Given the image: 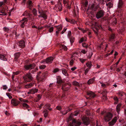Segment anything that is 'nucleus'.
Listing matches in <instances>:
<instances>
[{
    "mask_svg": "<svg viewBox=\"0 0 126 126\" xmlns=\"http://www.w3.org/2000/svg\"><path fill=\"white\" fill-rule=\"evenodd\" d=\"M19 73L18 72H14L13 73V75H17L19 74Z\"/></svg>",
    "mask_w": 126,
    "mask_h": 126,
    "instance_id": "63",
    "label": "nucleus"
},
{
    "mask_svg": "<svg viewBox=\"0 0 126 126\" xmlns=\"http://www.w3.org/2000/svg\"><path fill=\"white\" fill-rule=\"evenodd\" d=\"M22 105L24 109L28 108L29 107V106L26 103H23Z\"/></svg>",
    "mask_w": 126,
    "mask_h": 126,
    "instance_id": "30",
    "label": "nucleus"
},
{
    "mask_svg": "<svg viewBox=\"0 0 126 126\" xmlns=\"http://www.w3.org/2000/svg\"><path fill=\"white\" fill-rule=\"evenodd\" d=\"M75 58H72L70 62V64L71 65H72L73 64Z\"/></svg>",
    "mask_w": 126,
    "mask_h": 126,
    "instance_id": "33",
    "label": "nucleus"
},
{
    "mask_svg": "<svg viewBox=\"0 0 126 126\" xmlns=\"http://www.w3.org/2000/svg\"><path fill=\"white\" fill-rule=\"evenodd\" d=\"M72 84L73 85L78 86H79V83L76 81H74L72 82Z\"/></svg>",
    "mask_w": 126,
    "mask_h": 126,
    "instance_id": "28",
    "label": "nucleus"
},
{
    "mask_svg": "<svg viewBox=\"0 0 126 126\" xmlns=\"http://www.w3.org/2000/svg\"><path fill=\"white\" fill-rule=\"evenodd\" d=\"M71 35V32L70 31H69L68 33V37H70Z\"/></svg>",
    "mask_w": 126,
    "mask_h": 126,
    "instance_id": "60",
    "label": "nucleus"
},
{
    "mask_svg": "<svg viewBox=\"0 0 126 126\" xmlns=\"http://www.w3.org/2000/svg\"><path fill=\"white\" fill-rule=\"evenodd\" d=\"M58 8L60 11H61V10L62 9V6L61 4H60L59 5V6L58 7Z\"/></svg>",
    "mask_w": 126,
    "mask_h": 126,
    "instance_id": "49",
    "label": "nucleus"
},
{
    "mask_svg": "<svg viewBox=\"0 0 126 126\" xmlns=\"http://www.w3.org/2000/svg\"><path fill=\"white\" fill-rule=\"evenodd\" d=\"M62 73L65 76H68V74L67 73V71L65 69H62Z\"/></svg>",
    "mask_w": 126,
    "mask_h": 126,
    "instance_id": "18",
    "label": "nucleus"
},
{
    "mask_svg": "<svg viewBox=\"0 0 126 126\" xmlns=\"http://www.w3.org/2000/svg\"><path fill=\"white\" fill-rule=\"evenodd\" d=\"M123 2L121 0H119L118 5V8H122L123 6Z\"/></svg>",
    "mask_w": 126,
    "mask_h": 126,
    "instance_id": "15",
    "label": "nucleus"
},
{
    "mask_svg": "<svg viewBox=\"0 0 126 126\" xmlns=\"http://www.w3.org/2000/svg\"><path fill=\"white\" fill-rule=\"evenodd\" d=\"M35 66V64L34 63L31 64L29 65H25L24 66L25 68V70H27L31 69L34 68Z\"/></svg>",
    "mask_w": 126,
    "mask_h": 126,
    "instance_id": "5",
    "label": "nucleus"
},
{
    "mask_svg": "<svg viewBox=\"0 0 126 126\" xmlns=\"http://www.w3.org/2000/svg\"><path fill=\"white\" fill-rule=\"evenodd\" d=\"M79 60L82 63H84L86 60V59L82 58H80L79 59Z\"/></svg>",
    "mask_w": 126,
    "mask_h": 126,
    "instance_id": "45",
    "label": "nucleus"
},
{
    "mask_svg": "<svg viewBox=\"0 0 126 126\" xmlns=\"http://www.w3.org/2000/svg\"><path fill=\"white\" fill-rule=\"evenodd\" d=\"M86 65L87 67L90 68L92 65L91 63L90 62H88L86 63Z\"/></svg>",
    "mask_w": 126,
    "mask_h": 126,
    "instance_id": "37",
    "label": "nucleus"
},
{
    "mask_svg": "<svg viewBox=\"0 0 126 126\" xmlns=\"http://www.w3.org/2000/svg\"><path fill=\"white\" fill-rule=\"evenodd\" d=\"M82 120L84 123L86 125H88L89 123V119L87 117H83Z\"/></svg>",
    "mask_w": 126,
    "mask_h": 126,
    "instance_id": "9",
    "label": "nucleus"
},
{
    "mask_svg": "<svg viewBox=\"0 0 126 126\" xmlns=\"http://www.w3.org/2000/svg\"><path fill=\"white\" fill-rule=\"evenodd\" d=\"M95 78L90 79L88 81V83L89 84H92L93 83L95 80Z\"/></svg>",
    "mask_w": 126,
    "mask_h": 126,
    "instance_id": "19",
    "label": "nucleus"
},
{
    "mask_svg": "<svg viewBox=\"0 0 126 126\" xmlns=\"http://www.w3.org/2000/svg\"><path fill=\"white\" fill-rule=\"evenodd\" d=\"M82 46L84 47L87 48V46L86 44H82Z\"/></svg>",
    "mask_w": 126,
    "mask_h": 126,
    "instance_id": "61",
    "label": "nucleus"
},
{
    "mask_svg": "<svg viewBox=\"0 0 126 126\" xmlns=\"http://www.w3.org/2000/svg\"><path fill=\"white\" fill-rule=\"evenodd\" d=\"M46 67L45 65H41L39 66V68L41 69H45Z\"/></svg>",
    "mask_w": 126,
    "mask_h": 126,
    "instance_id": "38",
    "label": "nucleus"
},
{
    "mask_svg": "<svg viewBox=\"0 0 126 126\" xmlns=\"http://www.w3.org/2000/svg\"><path fill=\"white\" fill-rule=\"evenodd\" d=\"M114 99L115 101L114 103V104H117L118 102V99L116 97H115L114 98Z\"/></svg>",
    "mask_w": 126,
    "mask_h": 126,
    "instance_id": "34",
    "label": "nucleus"
},
{
    "mask_svg": "<svg viewBox=\"0 0 126 126\" xmlns=\"http://www.w3.org/2000/svg\"><path fill=\"white\" fill-rule=\"evenodd\" d=\"M28 5L30 7H32V1H29L28 3Z\"/></svg>",
    "mask_w": 126,
    "mask_h": 126,
    "instance_id": "42",
    "label": "nucleus"
},
{
    "mask_svg": "<svg viewBox=\"0 0 126 126\" xmlns=\"http://www.w3.org/2000/svg\"><path fill=\"white\" fill-rule=\"evenodd\" d=\"M28 21L27 18H23L21 21V23L20 26L22 28H23L25 25L27 23Z\"/></svg>",
    "mask_w": 126,
    "mask_h": 126,
    "instance_id": "7",
    "label": "nucleus"
},
{
    "mask_svg": "<svg viewBox=\"0 0 126 126\" xmlns=\"http://www.w3.org/2000/svg\"><path fill=\"white\" fill-rule=\"evenodd\" d=\"M106 5L109 8H111L113 6V4L111 2H109L108 3H106Z\"/></svg>",
    "mask_w": 126,
    "mask_h": 126,
    "instance_id": "31",
    "label": "nucleus"
},
{
    "mask_svg": "<svg viewBox=\"0 0 126 126\" xmlns=\"http://www.w3.org/2000/svg\"><path fill=\"white\" fill-rule=\"evenodd\" d=\"M115 37V35L114 34L111 35L110 37L109 40L110 41H112L113 40Z\"/></svg>",
    "mask_w": 126,
    "mask_h": 126,
    "instance_id": "27",
    "label": "nucleus"
},
{
    "mask_svg": "<svg viewBox=\"0 0 126 126\" xmlns=\"http://www.w3.org/2000/svg\"><path fill=\"white\" fill-rule=\"evenodd\" d=\"M72 123L75 126H79L81 124V123L80 121H76L75 120L73 121Z\"/></svg>",
    "mask_w": 126,
    "mask_h": 126,
    "instance_id": "12",
    "label": "nucleus"
},
{
    "mask_svg": "<svg viewBox=\"0 0 126 126\" xmlns=\"http://www.w3.org/2000/svg\"><path fill=\"white\" fill-rule=\"evenodd\" d=\"M62 48L64 50H67V47L65 46L64 45H62Z\"/></svg>",
    "mask_w": 126,
    "mask_h": 126,
    "instance_id": "47",
    "label": "nucleus"
},
{
    "mask_svg": "<svg viewBox=\"0 0 126 126\" xmlns=\"http://www.w3.org/2000/svg\"><path fill=\"white\" fill-rule=\"evenodd\" d=\"M56 108L59 110H60L61 109V108L60 106H57L56 107Z\"/></svg>",
    "mask_w": 126,
    "mask_h": 126,
    "instance_id": "59",
    "label": "nucleus"
},
{
    "mask_svg": "<svg viewBox=\"0 0 126 126\" xmlns=\"http://www.w3.org/2000/svg\"><path fill=\"white\" fill-rule=\"evenodd\" d=\"M71 110V109H68L67 110V111H66V112L65 113H63L62 111H61V112L63 114H66L67 113V112H68V111H70V110Z\"/></svg>",
    "mask_w": 126,
    "mask_h": 126,
    "instance_id": "53",
    "label": "nucleus"
},
{
    "mask_svg": "<svg viewBox=\"0 0 126 126\" xmlns=\"http://www.w3.org/2000/svg\"><path fill=\"white\" fill-rule=\"evenodd\" d=\"M6 95L10 99H11L12 97L11 95V94L9 93H6Z\"/></svg>",
    "mask_w": 126,
    "mask_h": 126,
    "instance_id": "43",
    "label": "nucleus"
},
{
    "mask_svg": "<svg viewBox=\"0 0 126 126\" xmlns=\"http://www.w3.org/2000/svg\"><path fill=\"white\" fill-rule=\"evenodd\" d=\"M86 37L81 38L79 41V43H81L84 41H86Z\"/></svg>",
    "mask_w": 126,
    "mask_h": 126,
    "instance_id": "32",
    "label": "nucleus"
},
{
    "mask_svg": "<svg viewBox=\"0 0 126 126\" xmlns=\"http://www.w3.org/2000/svg\"><path fill=\"white\" fill-rule=\"evenodd\" d=\"M77 53H73L72 54V55L71 56V57H72V58H74V57H77Z\"/></svg>",
    "mask_w": 126,
    "mask_h": 126,
    "instance_id": "44",
    "label": "nucleus"
},
{
    "mask_svg": "<svg viewBox=\"0 0 126 126\" xmlns=\"http://www.w3.org/2000/svg\"><path fill=\"white\" fill-rule=\"evenodd\" d=\"M117 121V117H115L112 121L109 123V124L110 126H112Z\"/></svg>",
    "mask_w": 126,
    "mask_h": 126,
    "instance_id": "13",
    "label": "nucleus"
},
{
    "mask_svg": "<svg viewBox=\"0 0 126 126\" xmlns=\"http://www.w3.org/2000/svg\"><path fill=\"white\" fill-rule=\"evenodd\" d=\"M6 10H4V9H3L2 11H0V15H6Z\"/></svg>",
    "mask_w": 126,
    "mask_h": 126,
    "instance_id": "17",
    "label": "nucleus"
},
{
    "mask_svg": "<svg viewBox=\"0 0 126 126\" xmlns=\"http://www.w3.org/2000/svg\"><path fill=\"white\" fill-rule=\"evenodd\" d=\"M59 71V69L58 68H57L53 70V72L54 73H56Z\"/></svg>",
    "mask_w": 126,
    "mask_h": 126,
    "instance_id": "52",
    "label": "nucleus"
},
{
    "mask_svg": "<svg viewBox=\"0 0 126 126\" xmlns=\"http://www.w3.org/2000/svg\"><path fill=\"white\" fill-rule=\"evenodd\" d=\"M38 11L39 13H40L43 10L41 9V7H40V6L39 5H38Z\"/></svg>",
    "mask_w": 126,
    "mask_h": 126,
    "instance_id": "35",
    "label": "nucleus"
},
{
    "mask_svg": "<svg viewBox=\"0 0 126 126\" xmlns=\"http://www.w3.org/2000/svg\"><path fill=\"white\" fill-rule=\"evenodd\" d=\"M70 86L69 85H66L65 86L64 85L63 86L62 88L63 90L64 91L67 90L70 88Z\"/></svg>",
    "mask_w": 126,
    "mask_h": 126,
    "instance_id": "16",
    "label": "nucleus"
},
{
    "mask_svg": "<svg viewBox=\"0 0 126 126\" xmlns=\"http://www.w3.org/2000/svg\"><path fill=\"white\" fill-rule=\"evenodd\" d=\"M19 102L15 99H13L11 100V103L12 105L14 106H17L19 103Z\"/></svg>",
    "mask_w": 126,
    "mask_h": 126,
    "instance_id": "8",
    "label": "nucleus"
},
{
    "mask_svg": "<svg viewBox=\"0 0 126 126\" xmlns=\"http://www.w3.org/2000/svg\"><path fill=\"white\" fill-rule=\"evenodd\" d=\"M74 41V38L73 37H71L70 38V41L71 43H73Z\"/></svg>",
    "mask_w": 126,
    "mask_h": 126,
    "instance_id": "41",
    "label": "nucleus"
},
{
    "mask_svg": "<svg viewBox=\"0 0 126 126\" xmlns=\"http://www.w3.org/2000/svg\"><path fill=\"white\" fill-rule=\"evenodd\" d=\"M121 58L119 59V60H118V61L116 63V65H117L118 64V63H119V62H120V61L121 60Z\"/></svg>",
    "mask_w": 126,
    "mask_h": 126,
    "instance_id": "64",
    "label": "nucleus"
},
{
    "mask_svg": "<svg viewBox=\"0 0 126 126\" xmlns=\"http://www.w3.org/2000/svg\"><path fill=\"white\" fill-rule=\"evenodd\" d=\"M99 2L101 4H104L105 3H104V0H99Z\"/></svg>",
    "mask_w": 126,
    "mask_h": 126,
    "instance_id": "51",
    "label": "nucleus"
},
{
    "mask_svg": "<svg viewBox=\"0 0 126 126\" xmlns=\"http://www.w3.org/2000/svg\"><path fill=\"white\" fill-rule=\"evenodd\" d=\"M18 44L20 46L21 48L24 47L25 46L24 42L23 40L20 41Z\"/></svg>",
    "mask_w": 126,
    "mask_h": 126,
    "instance_id": "14",
    "label": "nucleus"
},
{
    "mask_svg": "<svg viewBox=\"0 0 126 126\" xmlns=\"http://www.w3.org/2000/svg\"><path fill=\"white\" fill-rule=\"evenodd\" d=\"M57 82L58 83H61L62 82V80L60 76H58L57 77Z\"/></svg>",
    "mask_w": 126,
    "mask_h": 126,
    "instance_id": "20",
    "label": "nucleus"
},
{
    "mask_svg": "<svg viewBox=\"0 0 126 126\" xmlns=\"http://www.w3.org/2000/svg\"><path fill=\"white\" fill-rule=\"evenodd\" d=\"M62 29V26L61 25L58 26L57 27V30L60 31Z\"/></svg>",
    "mask_w": 126,
    "mask_h": 126,
    "instance_id": "40",
    "label": "nucleus"
},
{
    "mask_svg": "<svg viewBox=\"0 0 126 126\" xmlns=\"http://www.w3.org/2000/svg\"><path fill=\"white\" fill-rule=\"evenodd\" d=\"M53 27H50L49 29V32H51L53 31Z\"/></svg>",
    "mask_w": 126,
    "mask_h": 126,
    "instance_id": "46",
    "label": "nucleus"
},
{
    "mask_svg": "<svg viewBox=\"0 0 126 126\" xmlns=\"http://www.w3.org/2000/svg\"><path fill=\"white\" fill-rule=\"evenodd\" d=\"M23 78L25 81L29 82L31 81L32 79V77L30 74H27Z\"/></svg>",
    "mask_w": 126,
    "mask_h": 126,
    "instance_id": "3",
    "label": "nucleus"
},
{
    "mask_svg": "<svg viewBox=\"0 0 126 126\" xmlns=\"http://www.w3.org/2000/svg\"><path fill=\"white\" fill-rule=\"evenodd\" d=\"M38 91V89L36 88H33L30 90L29 92H27L28 94H34L35 93L37 92Z\"/></svg>",
    "mask_w": 126,
    "mask_h": 126,
    "instance_id": "10",
    "label": "nucleus"
},
{
    "mask_svg": "<svg viewBox=\"0 0 126 126\" xmlns=\"http://www.w3.org/2000/svg\"><path fill=\"white\" fill-rule=\"evenodd\" d=\"M89 71V69H86L85 70V75H86L87 74Z\"/></svg>",
    "mask_w": 126,
    "mask_h": 126,
    "instance_id": "56",
    "label": "nucleus"
},
{
    "mask_svg": "<svg viewBox=\"0 0 126 126\" xmlns=\"http://www.w3.org/2000/svg\"><path fill=\"white\" fill-rule=\"evenodd\" d=\"M112 117V115L110 112L107 113L104 117V119L106 122L110 120Z\"/></svg>",
    "mask_w": 126,
    "mask_h": 126,
    "instance_id": "2",
    "label": "nucleus"
},
{
    "mask_svg": "<svg viewBox=\"0 0 126 126\" xmlns=\"http://www.w3.org/2000/svg\"><path fill=\"white\" fill-rule=\"evenodd\" d=\"M121 106V104H119L116 107V110L117 111L118 113V114H119V111H120V107Z\"/></svg>",
    "mask_w": 126,
    "mask_h": 126,
    "instance_id": "24",
    "label": "nucleus"
},
{
    "mask_svg": "<svg viewBox=\"0 0 126 126\" xmlns=\"http://www.w3.org/2000/svg\"><path fill=\"white\" fill-rule=\"evenodd\" d=\"M2 88L3 90H6L8 88L6 85H3Z\"/></svg>",
    "mask_w": 126,
    "mask_h": 126,
    "instance_id": "50",
    "label": "nucleus"
},
{
    "mask_svg": "<svg viewBox=\"0 0 126 126\" xmlns=\"http://www.w3.org/2000/svg\"><path fill=\"white\" fill-rule=\"evenodd\" d=\"M19 99L20 101L22 103V104L23 103H28L29 102L27 100L23 99L21 98H19Z\"/></svg>",
    "mask_w": 126,
    "mask_h": 126,
    "instance_id": "22",
    "label": "nucleus"
},
{
    "mask_svg": "<svg viewBox=\"0 0 126 126\" xmlns=\"http://www.w3.org/2000/svg\"><path fill=\"white\" fill-rule=\"evenodd\" d=\"M39 13L40 14V15L38 16L39 17H41L45 19H47V16L43 10L41 13Z\"/></svg>",
    "mask_w": 126,
    "mask_h": 126,
    "instance_id": "11",
    "label": "nucleus"
},
{
    "mask_svg": "<svg viewBox=\"0 0 126 126\" xmlns=\"http://www.w3.org/2000/svg\"><path fill=\"white\" fill-rule=\"evenodd\" d=\"M99 83H100V84H101V86L102 87L104 88H105L107 86H108L109 85V84L108 83H107L106 84L102 83L100 81H99Z\"/></svg>",
    "mask_w": 126,
    "mask_h": 126,
    "instance_id": "21",
    "label": "nucleus"
},
{
    "mask_svg": "<svg viewBox=\"0 0 126 126\" xmlns=\"http://www.w3.org/2000/svg\"><path fill=\"white\" fill-rule=\"evenodd\" d=\"M48 111L47 110H45L43 111L44 116L45 117H47L48 115Z\"/></svg>",
    "mask_w": 126,
    "mask_h": 126,
    "instance_id": "29",
    "label": "nucleus"
},
{
    "mask_svg": "<svg viewBox=\"0 0 126 126\" xmlns=\"http://www.w3.org/2000/svg\"><path fill=\"white\" fill-rule=\"evenodd\" d=\"M3 30L5 31L6 32H7L9 31V29L7 28L4 27L3 28Z\"/></svg>",
    "mask_w": 126,
    "mask_h": 126,
    "instance_id": "57",
    "label": "nucleus"
},
{
    "mask_svg": "<svg viewBox=\"0 0 126 126\" xmlns=\"http://www.w3.org/2000/svg\"><path fill=\"white\" fill-rule=\"evenodd\" d=\"M0 59L4 61H6L7 60L5 56L4 55L2 54H0Z\"/></svg>",
    "mask_w": 126,
    "mask_h": 126,
    "instance_id": "23",
    "label": "nucleus"
},
{
    "mask_svg": "<svg viewBox=\"0 0 126 126\" xmlns=\"http://www.w3.org/2000/svg\"><path fill=\"white\" fill-rule=\"evenodd\" d=\"M34 85V83H31L29 84H27L26 86V88H30L32 86Z\"/></svg>",
    "mask_w": 126,
    "mask_h": 126,
    "instance_id": "26",
    "label": "nucleus"
},
{
    "mask_svg": "<svg viewBox=\"0 0 126 126\" xmlns=\"http://www.w3.org/2000/svg\"><path fill=\"white\" fill-rule=\"evenodd\" d=\"M24 16H30V15L29 13L27 11H25L23 14Z\"/></svg>",
    "mask_w": 126,
    "mask_h": 126,
    "instance_id": "36",
    "label": "nucleus"
},
{
    "mask_svg": "<svg viewBox=\"0 0 126 126\" xmlns=\"http://www.w3.org/2000/svg\"><path fill=\"white\" fill-rule=\"evenodd\" d=\"M32 12L33 14L35 16H36L37 15V11L36 9H34L32 10Z\"/></svg>",
    "mask_w": 126,
    "mask_h": 126,
    "instance_id": "39",
    "label": "nucleus"
},
{
    "mask_svg": "<svg viewBox=\"0 0 126 126\" xmlns=\"http://www.w3.org/2000/svg\"><path fill=\"white\" fill-rule=\"evenodd\" d=\"M50 106V105L49 104H47L45 105V107H46L45 108L47 109H49Z\"/></svg>",
    "mask_w": 126,
    "mask_h": 126,
    "instance_id": "58",
    "label": "nucleus"
},
{
    "mask_svg": "<svg viewBox=\"0 0 126 126\" xmlns=\"http://www.w3.org/2000/svg\"><path fill=\"white\" fill-rule=\"evenodd\" d=\"M53 58L51 57H50L47 58L45 60H44L40 62L41 63H46L47 64H50L51 63L53 60Z\"/></svg>",
    "mask_w": 126,
    "mask_h": 126,
    "instance_id": "1",
    "label": "nucleus"
},
{
    "mask_svg": "<svg viewBox=\"0 0 126 126\" xmlns=\"http://www.w3.org/2000/svg\"><path fill=\"white\" fill-rule=\"evenodd\" d=\"M20 55V54L19 53H17L15 54V60H16L19 57Z\"/></svg>",
    "mask_w": 126,
    "mask_h": 126,
    "instance_id": "25",
    "label": "nucleus"
},
{
    "mask_svg": "<svg viewBox=\"0 0 126 126\" xmlns=\"http://www.w3.org/2000/svg\"><path fill=\"white\" fill-rule=\"evenodd\" d=\"M104 12L102 10L99 11L97 13L96 16L98 19L100 18L103 16L104 15Z\"/></svg>",
    "mask_w": 126,
    "mask_h": 126,
    "instance_id": "4",
    "label": "nucleus"
},
{
    "mask_svg": "<svg viewBox=\"0 0 126 126\" xmlns=\"http://www.w3.org/2000/svg\"><path fill=\"white\" fill-rule=\"evenodd\" d=\"M87 50H84V49H82L81 50V52L83 53L84 54H85L87 52Z\"/></svg>",
    "mask_w": 126,
    "mask_h": 126,
    "instance_id": "55",
    "label": "nucleus"
},
{
    "mask_svg": "<svg viewBox=\"0 0 126 126\" xmlns=\"http://www.w3.org/2000/svg\"><path fill=\"white\" fill-rule=\"evenodd\" d=\"M88 29H86V30H83V29H81V31H82V32L83 33H85L86 32H87V31H88Z\"/></svg>",
    "mask_w": 126,
    "mask_h": 126,
    "instance_id": "54",
    "label": "nucleus"
},
{
    "mask_svg": "<svg viewBox=\"0 0 126 126\" xmlns=\"http://www.w3.org/2000/svg\"><path fill=\"white\" fill-rule=\"evenodd\" d=\"M87 95L89 96V97L86 98L87 99H91L92 98L94 97L95 96V95L92 92L88 91L87 92Z\"/></svg>",
    "mask_w": 126,
    "mask_h": 126,
    "instance_id": "6",
    "label": "nucleus"
},
{
    "mask_svg": "<svg viewBox=\"0 0 126 126\" xmlns=\"http://www.w3.org/2000/svg\"><path fill=\"white\" fill-rule=\"evenodd\" d=\"M76 68H77L76 67H74L71 68V69L72 71H73L75 70Z\"/></svg>",
    "mask_w": 126,
    "mask_h": 126,
    "instance_id": "62",
    "label": "nucleus"
},
{
    "mask_svg": "<svg viewBox=\"0 0 126 126\" xmlns=\"http://www.w3.org/2000/svg\"><path fill=\"white\" fill-rule=\"evenodd\" d=\"M41 96L40 94H38L37 95V99H38V100H39L41 98Z\"/></svg>",
    "mask_w": 126,
    "mask_h": 126,
    "instance_id": "48",
    "label": "nucleus"
}]
</instances>
